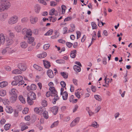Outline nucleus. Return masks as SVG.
<instances>
[{"instance_id": "51", "label": "nucleus", "mask_w": 132, "mask_h": 132, "mask_svg": "<svg viewBox=\"0 0 132 132\" xmlns=\"http://www.w3.org/2000/svg\"><path fill=\"white\" fill-rule=\"evenodd\" d=\"M60 84L62 87L63 88L65 87L66 85V84L64 81H62L60 82Z\"/></svg>"}, {"instance_id": "5", "label": "nucleus", "mask_w": 132, "mask_h": 132, "mask_svg": "<svg viewBox=\"0 0 132 132\" xmlns=\"http://www.w3.org/2000/svg\"><path fill=\"white\" fill-rule=\"evenodd\" d=\"M18 67L22 71H25L27 69L26 66L24 63H19L18 65Z\"/></svg>"}, {"instance_id": "23", "label": "nucleus", "mask_w": 132, "mask_h": 132, "mask_svg": "<svg viewBox=\"0 0 132 132\" xmlns=\"http://www.w3.org/2000/svg\"><path fill=\"white\" fill-rule=\"evenodd\" d=\"M47 55L46 52H45L43 53L42 54L38 55L37 57L40 58H42L45 57Z\"/></svg>"}, {"instance_id": "14", "label": "nucleus", "mask_w": 132, "mask_h": 132, "mask_svg": "<svg viewBox=\"0 0 132 132\" xmlns=\"http://www.w3.org/2000/svg\"><path fill=\"white\" fill-rule=\"evenodd\" d=\"M44 66L45 68L48 69L51 66L50 63L48 61L43 60Z\"/></svg>"}, {"instance_id": "50", "label": "nucleus", "mask_w": 132, "mask_h": 132, "mask_svg": "<svg viewBox=\"0 0 132 132\" xmlns=\"http://www.w3.org/2000/svg\"><path fill=\"white\" fill-rule=\"evenodd\" d=\"M29 111V109L27 108H25L22 111V112L24 114H26Z\"/></svg>"}, {"instance_id": "48", "label": "nucleus", "mask_w": 132, "mask_h": 132, "mask_svg": "<svg viewBox=\"0 0 132 132\" xmlns=\"http://www.w3.org/2000/svg\"><path fill=\"white\" fill-rule=\"evenodd\" d=\"M50 46V45L49 44H46L44 45L43 48L44 50H47V49Z\"/></svg>"}, {"instance_id": "44", "label": "nucleus", "mask_w": 132, "mask_h": 132, "mask_svg": "<svg viewBox=\"0 0 132 132\" xmlns=\"http://www.w3.org/2000/svg\"><path fill=\"white\" fill-rule=\"evenodd\" d=\"M42 104L44 107L46 106L47 105V101L45 100H44L42 101Z\"/></svg>"}, {"instance_id": "37", "label": "nucleus", "mask_w": 132, "mask_h": 132, "mask_svg": "<svg viewBox=\"0 0 132 132\" xmlns=\"http://www.w3.org/2000/svg\"><path fill=\"white\" fill-rule=\"evenodd\" d=\"M62 10V13L64 14L65 12V10L66 9V6L64 5H63L61 6Z\"/></svg>"}, {"instance_id": "34", "label": "nucleus", "mask_w": 132, "mask_h": 132, "mask_svg": "<svg viewBox=\"0 0 132 132\" xmlns=\"http://www.w3.org/2000/svg\"><path fill=\"white\" fill-rule=\"evenodd\" d=\"M99 125L97 124V122L94 121L93 122L92 124L90 126L94 127V128H97L99 126Z\"/></svg>"}, {"instance_id": "33", "label": "nucleus", "mask_w": 132, "mask_h": 132, "mask_svg": "<svg viewBox=\"0 0 132 132\" xmlns=\"http://www.w3.org/2000/svg\"><path fill=\"white\" fill-rule=\"evenodd\" d=\"M42 114H43V116L44 118L46 119L48 118V113L47 111H45Z\"/></svg>"}, {"instance_id": "52", "label": "nucleus", "mask_w": 132, "mask_h": 132, "mask_svg": "<svg viewBox=\"0 0 132 132\" xmlns=\"http://www.w3.org/2000/svg\"><path fill=\"white\" fill-rule=\"evenodd\" d=\"M79 119L80 118L79 117H77L73 121L77 124L79 122Z\"/></svg>"}, {"instance_id": "49", "label": "nucleus", "mask_w": 132, "mask_h": 132, "mask_svg": "<svg viewBox=\"0 0 132 132\" xmlns=\"http://www.w3.org/2000/svg\"><path fill=\"white\" fill-rule=\"evenodd\" d=\"M66 44L68 47L70 48L73 45L72 43L70 42H67L66 43Z\"/></svg>"}, {"instance_id": "4", "label": "nucleus", "mask_w": 132, "mask_h": 132, "mask_svg": "<svg viewBox=\"0 0 132 132\" xmlns=\"http://www.w3.org/2000/svg\"><path fill=\"white\" fill-rule=\"evenodd\" d=\"M27 98L35 100L36 98V96L35 93L34 92H30L28 94Z\"/></svg>"}, {"instance_id": "39", "label": "nucleus", "mask_w": 132, "mask_h": 132, "mask_svg": "<svg viewBox=\"0 0 132 132\" xmlns=\"http://www.w3.org/2000/svg\"><path fill=\"white\" fill-rule=\"evenodd\" d=\"M59 123V122L58 121L54 122L51 125V128H53L54 127L57 126L58 125Z\"/></svg>"}, {"instance_id": "17", "label": "nucleus", "mask_w": 132, "mask_h": 132, "mask_svg": "<svg viewBox=\"0 0 132 132\" xmlns=\"http://www.w3.org/2000/svg\"><path fill=\"white\" fill-rule=\"evenodd\" d=\"M20 45L21 47L23 48H25L28 46L27 43L25 42H21Z\"/></svg>"}, {"instance_id": "45", "label": "nucleus", "mask_w": 132, "mask_h": 132, "mask_svg": "<svg viewBox=\"0 0 132 132\" xmlns=\"http://www.w3.org/2000/svg\"><path fill=\"white\" fill-rule=\"evenodd\" d=\"M55 9L54 8L50 10L49 14L50 15H53L54 14V12H55Z\"/></svg>"}, {"instance_id": "13", "label": "nucleus", "mask_w": 132, "mask_h": 132, "mask_svg": "<svg viewBox=\"0 0 132 132\" xmlns=\"http://www.w3.org/2000/svg\"><path fill=\"white\" fill-rule=\"evenodd\" d=\"M47 74L48 77L51 78H53L54 76V75L52 70L50 69L47 71Z\"/></svg>"}, {"instance_id": "57", "label": "nucleus", "mask_w": 132, "mask_h": 132, "mask_svg": "<svg viewBox=\"0 0 132 132\" xmlns=\"http://www.w3.org/2000/svg\"><path fill=\"white\" fill-rule=\"evenodd\" d=\"M103 63L104 65H106L107 64L106 58L105 57H104L103 58Z\"/></svg>"}, {"instance_id": "40", "label": "nucleus", "mask_w": 132, "mask_h": 132, "mask_svg": "<svg viewBox=\"0 0 132 132\" xmlns=\"http://www.w3.org/2000/svg\"><path fill=\"white\" fill-rule=\"evenodd\" d=\"M91 25L93 29H96L97 28L96 23L94 22H92Z\"/></svg>"}, {"instance_id": "7", "label": "nucleus", "mask_w": 132, "mask_h": 132, "mask_svg": "<svg viewBox=\"0 0 132 132\" xmlns=\"http://www.w3.org/2000/svg\"><path fill=\"white\" fill-rule=\"evenodd\" d=\"M37 88L36 85L34 84H32L30 86H28L27 87V88L28 90H35Z\"/></svg>"}, {"instance_id": "60", "label": "nucleus", "mask_w": 132, "mask_h": 132, "mask_svg": "<svg viewBox=\"0 0 132 132\" xmlns=\"http://www.w3.org/2000/svg\"><path fill=\"white\" fill-rule=\"evenodd\" d=\"M91 88L93 92H95L96 91V88L95 86H92Z\"/></svg>"}, {"instance_id": "19", "label": "nucleus", "mask_w": 132, "mask_h": 132, "mask_svg": "<svg viewBox=\"0 0 132 132\" xmlns=\"http://www.w3.org/2000/svg\"><path fill=\"white\" fill-rule=\"evenodd\" d=\"M73 69L76 72H80L81 70L80 67L76 65H75L73 67Z\"/></svg>"}, {"instance_id": "58", "label": "nucleus", "mask_w": 132, "mask_h": 132, "mask_svg": "<svg viewBox=\"0 0 132 132\" xmlns=\"http://www.w3.org/2000/svg\"><path fill=\"white\" fill-rule=\"evenodd\" d=\"M28 128V127L27 126H22L21 128V130L23 131Z\"/></svg>"}, {"instance_id": "8", "label": "nucleus", "mask_w": 132, "mask_h": 132, "mask_svg": "<svg viewBox=\"0 0 132 132\" xmlns=\"http://www.w3.org/2000/svg\"><path fill=\"white\" fill-rule=\"evenodd\" d=\"M38 21V18L36 17L31 16L30 18V21L32 24L36 23Z\"/></svg>"}, {"instance_id": "9", "label": "nucleus", "mask_w": 132, "mask_h": 132, "mask_svg": "<svg viewBox=\"0 0 132 132\" xmlns=\"http://www.w3.org/2000/svg\"><path fill=\"white\" fill-rule=\"evenodd\" d=\"M18 83H20V82L23 79V77L21 76H16L14 77L13 78Z\"/></svg>"}, {"instance_id": "22", "label": "nucleus", "mask_w": 132, "mask_h": 132, "mask_svg": "<svg viewBox=\"0 0 132 132\" xmlns=\"http://www.w3.org/2000/svg\"><path fill=\"white\" fill-rule=\"evenodd\" d=\"M62 97L63 100H67L68 97V94L67 92L65 91L63 92Z\"/></svg>"}, {"instance_id": "32", "label": "nucleus", "mask_w": 132, "mask_h": 132, "mask_svg": "<svg viewBox=\"0 0 132 132\" xmlns=\"http://www.w3.org/2000/svg\"><path fill=\"white\" fill-rule=\"evenodd\" d=\"M53 32V30L52 29H50L46 33L44 34V35L45 36L51 35L52 34Z\"/></svg>"}, {"instance_id": "6", "label": "nucleus", "mask_w": 132, "mask_h": 132, "mask_svg": "<svg viewBox=\"0 0 132 132\" xmlns=\"http://www.w3.org/2000/svg\"><path fill=\"white\" fill-rule=\"evenodd\" d=\"M58 109L59 108L57 106H55L50 108V110L53 114L55 115L58 112Z\"/></svg>"}, {"instance_id": "2", "label": "nucleus", "mask_w": 132, "mask_h": 132, "mask_svg": "<svg viewBox=\"0 0 132 132\" xmlns=\"http://www.w3.org/2000/svg\"><path fill=\"white\" fill-rule=\"evenodd\" d=\"M18 17L16 15H14L9 19L8 23L9 24H12L16 23L18 20Z\"/></svg>"}, {"instance_id": "15", "label": "nucleus", "mask_w": 132, "mask_h": 132, "mask_svg": "<svg viewBox=\"0 0 132 132\" xmlns=\"http://www.w3.org/2000/svg\"><path fill=\"white\" fill-rule=\"evenodd\" d=\"M17 97V95H11L10 98V101L12 103H14L16 101Z\"/></svg>"}, {"instance_id": "16", "label": "nucleus", "mask_w": 132, "mask_h": 132, "mask_svg": "<svg viewBox=\"0 0 132 132\" xmlns=\"http://www.w3.org/2000/svg\"><path fill=\"white\" fill-rule=\"evenodd\" d=\"M77 54V51L76 50H74L71 51L70 53V56L72 58H75Z\"/></svg>"}, {"instance_id": "30", "label": "nucleus", "mask_w": 132, "mask_h": 132, "mask_svg": "<svg viewBox=\"0 0 132 132\" xmlns=\"http://www.w3.org/2000/svg\"><path fill=\"white\" fill-rule=\"evenodd\" d=\"M34 100L27 98V101L28 104L30 105H32L34 103V102L33 101Z\"/></svg>"}, {"instance_id": "53", "label": "nucleus", "mask_w": 132, "mask_h": 132, "mask_svg": "<svg viewBox=\"0 0 132 132\" xmlns=\"http://www.w3.org/2000/svg\"><path fill=\"white\" fill-rule=\"evenodd\" d=\"M72 19V18L71 17H68L64 19V21H68L71 20Z\"/></svg>"}, {"instance_id": "27", "label": "nucleus", "mask_w": 132, "mask_h": 132, "mask_svg": "<svg viewBox=\"0 0 132 132\" xmlns=\"http://www.w3.org/2000/svg\"><path fill=\"white\" fill-rule=\"evenodd\" d=\"M22 72L18 69H15L12 71V73L15 74H21Z\"/></svg>"}, {"instance_id": "24", "label": "nucleus", "mask_w": 132, "mask_h": 132, "mask_svg": "<svg viewBox=\"0 0 132 132\" xmlns=\"http://www.w3.org/2000/svg\"><path fill=\"white\" fill-rule=\"evenodd\" d=\"M11 50V48H10L7 47L2 50V53L3 54H5L7 52H8L9 53H10V50Z\"/></svg>"}, {"instance_id": "47", "label": "nucleus", "mask_w": 132, "mask_h": 132, "mask_svg": "<svg viewBox=\"0 0 132 132\" xmlns=\"http://www.w3.org/2000/svg\"><path fill=\"white\" fill-rule=\"evenodd\" d=\"M59 99V97L58 96L57 97H55L53 99L52 101V103L55 104L56 103V101Z\"/></svg>"}, {"instance_id": "36", "label": "nucleus", "mask_w": 132, "mask_h": 132, "mask_svg": "<svg viewBox=\"0 0 132 132\" xmlns=\"http://www.w3.org/2000/svg\"><path fill=\"white\" fill-rule=\"evenodd\" d=\"M61 74L63 78L65 79H67L68 77V75L67 74L66 72H61Z\"/></svg>"}, {"instance_id": "11", "label": "nucleus", "mask_w": 132, "mask_h": 132, "mask_svg": "<svg viewBox=\"0 0 132 132\" xmlns=\"http://www.w3.org/2000/svg\"><path fill=\"white\" fill-rule=\"evenodd\" d=\"M40 7L39 4H37L35 5L34 6V10L36 13H38L40 11Z\"/></svg>"}, {"instance_id": "35", "label": "nucleus", "mask_w": 132, "mask_h": 132, "mask_svg": "<svg viewBox=\"0 0 132 132\" xmlns=\"http://www.w3.org/2000/svg\"><path fill=\"white\" fill-rule=\"evenodd\" d=\"M6 94V92L5 90H2L0 91V95L1 96H4Z\"/></svg>"}, {"instance_id": "3", "label": "nucleus", "mask_w": 132, "mask_h": 132, "mask_svg": "<svg viewBox=\"0 0 132 132\" xmlns=\"http://www.w3.org/2000/svg\"><path fill=\"white\" fill-rule=\"evenodd\" d=\"M49 90L51 92V96L55 97H57V92L54 87H50L49 88Z\"/></svg>"}, {"instance_id": "61", "label": "nucleus", "mask_w": 132, "mask_h": 132, "mask_svg": "<svg viewBox=\"0 0 132 132\" xmlns=\"http://www.w3.org/2000/svg\"><path fill=\"white\" fill-rule=\"evenodd\" d=\"M39 2L40 3L45 5H46L47 4L46 3V2L44 0H40L39 1Z\"/></svg>"}, {"instance_id": "20", "label": "nucleus", "mask_w": 132, "mask_h": 132, "mask_svg": "<svg viewBox=\"0 0 132 132\" xmlns=\"http://www.w3.org/2000/svg\"><path fill=\"white\" fill-rule=\"evenodd\" d=\"M8 85V82L6 81H3L0 83V87L1 88L5 87Z\"/></svg>"}, {"instance_id": "29", "label": "nucleus", "mask_w": 132, "mask_h": 132, "mask_svg": "<svg viewBox=\"0 0 132 132\" xmlns=\"http://www.w3.org/2000/svg\"><path fill=\"white\" fill-rule=\"evenodd\" d=\"M19 98L20 101L22 103H25L26 101L25 99L23 98V96L22 95H20L19 97Z\"/></svg>"}, {"instance_id": "54", "label": "nucleus", "mask_w": 132, "mask_h": 132, "mask_svg": "<svg viewBox=\"0 0 132 132\" xmlns=\"http://www.w3.org/2000/svg\"><path fill=\"white\" fill-rule=\"evenodd\" d=\"M18 84V83L15 80L12 81L11 82V84L13 86L16 85Z\"/></svg>"}, {"instance_id": "55", "label": "nucleus", "mask_w": 132, "mask_h": 132, "mask_svg": "<svg viewBox=\"0 0 132 132\" xmlns=\"http://www.w3.org/2000/svg\"><path fill=\"white\" fill-rule=\"evenodd\" d=\"M93 33L95 35V36H93V37H92V41H93V40H95V37L96 36V32L95 31H93Z\"/></svg>"}, {"instance_id": "43", "label": "nucleus", "mask_w": 132, "mask_h": 132, "mask_svg": "<svg viewBox=\"0 0 132 132\" xmlns=\"http://www.w3.org/2000/svg\"><path fill=\"white\" fill-rule=\"evenodd\" d=\"M56 63H58L60 64L62 63H64L65 61L63 59H60V60H56Z\"/></svg>"}, {"instance_id": "62", "label": "nucleus", "mask_w": 132, "mask_h": 132, "mask_svg": "<svg viewBox=\"0 0 132 132\" xmlns=\"http://www.w3.org/2000/svg\"><path fill=\"white\" fill-rule=\"evenodd\" d=\"M39 108H35L34 109V111L37 113H39Z\"/></svg>"}, {"instance_id": "64", "label": "nucleus", "mask_w": 132, "mask_h": 132, "mask_svg": "<svg viewBox=\"0 0 132 132\" xmlns=\"http://www.w3.org/2000/svg\"><path fill=\"white\" fill-rule=\"evenodd\" d=\"M6 122L5 120L4 119H1L0 121V123L1 124H4Z\"/></svg>"}, {"instance_id": "1", "label": "nucleus", "mask_w": 132, "mask_h": 132, "mask_svg": "<svg viewBox=\"0 0 132 132\" xmlns=\"http://www.w3.org/2000/svg\"><path fill=\"white\" fill-rule=\"evenodd\" d=\"M1 5H2L3 11L7 9L10 6V2L7 0H2L1 2Z\"/></svg>"}, {"instance_id": "56", "label": "nucleus", "mask_w": 132, "mask_h": 132, "mask_svg": "<svg viewBox=\"0 0 132 132\" xmlns=\"http://www.w3.org/2000/svg\"><path fill=\"white\" fill-rule=\"evenodd\" d=\"M18 111L16 110H15L14 111V115L15 117H17L18 116Z\"/></svg>"}, {"instance_id": "28", "label": "nucleus", "mask_w": 132, "mask_h": 132, "mask_svg": "<svg viewBox=\"0 0 132 132\" xmlns=\"http://www.w3.org/2000/svg\"><path fill=\"white\" fill-rule=\"evenodd\" d=\"M33 67L35 69L39 71H41L42 70L41 67L35 64L33 65Z\"/></svg>"}, {"instance_id": "31", "label": "nucleus", "mask_w": 132, "mask_h": 132, "mask_svg": "<svg viewBox=\"0 0 132 132\" xmlns=\"http://www.w3.org/2000/svg\"><path fill=\"white\" fill-rule=\"evenodd\" d=\"M79 90V89H78L76 90L75 92V95L76 97H77L78 98H80V93L78 91Z\"/></svg>"}, {"instance_id": "46", "label": "nucleus", "mask_w": 132, "mask_h": 132, "mask_svg": "<svg viewBox=\"0 0 132 132\" xmlns=\"http://www.w3.org/2000/svg\"><path fill=\"white\" fill-rule=\"evenodd\" d=\"M28 20V19L27 18H23L21 19V22L22 23H24L25 22H27V21Z\"/></svg>"}, {"instance_id": "25", "label": "nucleus", "mask_w": 132, "mask_h": 132, "mask_svg": "<svg viewBox=\"0 0 132 132\" xmlns=\"http://www.w3.org/2000/svg\"><path fill=\"white\" fill-rule=\"evenodd\" d=\"M27 38H28V42L29 44L32 43L34 40V38L31 36H28Z\"/></svg>"}, {"instance_id": "12", "label": "nucleus", "mask_w": 132, "mask_h": 132, "mask_svg": "<svg viewBox=\"0 0 132 132\" xmlns=\"http://www.w3.org/2000/svg\"><path fill=\"white\" fill-rule=\"evenodd\" d=\"M32 32L31 30L30 29H27V30L26 33V35L24 36V39H26L28 36H31L32 35Z\"/></svg>"}, {"instance_id": "59", "label": "nucleus", "mask_w": 132, "mask_h": 132, "mask_svg": "<svg viewBox=\"0 0 132 132\" xmlns=\"http://www.w3.org/2000/svg\"><path fill=\"white\" fill-rule=\"evenodd\" d=\"M27 29L26 28H24L23 29L22 31V33L23 34H25L26 33Z\"/></svg>"}, {"instance_id": "42", "label": "nucleus", "mask_w": 132, "mask_h": 132, "mask_svg": "<svg viewBox=\"0 0 132 132\" xmlns=\"http://www.w3.org/2000/svg\"><path fill=\"white\" fill-rule=\"evenodd\" d=\"M11 125L9 124H6L4 126V128L6 130H8L11 126Z\"/></svg>"}, {"instance_id": "41", "label": "nucleus", "mask_w": 132, "mask_h": 132, "mask_svg": "<svg viewBox=\"0 0 132 132\" xmlns=\"http://www.w3.org/2000/svg\"><path fill=\"white\" fill-rule=\"evenodd\" d=\"M94 97L97 100L101 101V97L98 95H94Z\"/></svg>"}, {"instance_id": "38", "label": "nucleus", "mask_w": 132, "mask_h": 132, "mask_svg": "<svg viewBox=\"0 0 132 132\" xmlns=\"http://www.w3.org/2000/svg\"><path fill=\"white\" fill-rule=\"evenodd\" d=\"M15 29L17 32H19L21 30V27L20 26H16L15 27Z\"/></svg>"}, {"instance_id": "21", "label": "nucleus", "mask_w": 132, "mask_h": 132, "mask_svg": "<svg viewBox=\"0 0 132 132\" xmlns=\"http://www.w3.org/2000/svg\"><path fill=\"white\" fill-rule=\"evenodd\" d=\"M45 109L44 107H40L39 108V114L40 115L42 114L45 111Z\"/></svg>"}, {"instance_id": "63", "label": "nucleus", "mask_w": 132, "mask_h": 132, "mask_svg": "<svg viewBox=\"0 0 132 132\" xmlns=\"http://www.w3.org/2000/svg\"><path fill=\"white\" fill-rule=\"evenodd\" d=\"M74 98V96L73 95H71L70 97L69 98V101L70 102H71Z\"/></svg>"}, {"instance_id": "18", "label": "nucleus", "mask_w": 132, "mask_h": 132, "mask_svg": "<svg viewBox=\"0 0 132 132\" xmlns=\"http://www.w3.org/2000/svg\"><path fill=\"white\" fill-rule=\"evenodd\" d=\"M16 92L17 90L15 89L12 88L11 89V91L9 92V93L11 95H17Z\"/></svg>"}, {"instance_id": "10", "label": "nucleus", "mask_w": 132, "mask_h": 132, "mask_svg": "<svg viewBox=\"0 0 132 132\" xmlns=\"http://www.w3.org/2000/svg\"><path fill=\"white\" fill-rule=\"evenodd\" d=\"M6 112L9 113H11L13 111V109L10 106H6L5 108Z\"/></svg>"}, {"instance_id": "26", "label": "nucleus", "mask_w": 132, "mask_h": 132, "mask_svg": "<svg viewBox=\"0 0 132 132\" xmlns=\"http://www.w3.org/2000/svg\"><path fill=\"white\" fill-rule=\"evenodd\" d=\"M6 45L8 46L12 44L13 42V41L12 39L8 38L6 39Z\"/></svg>"}]
</instances>
